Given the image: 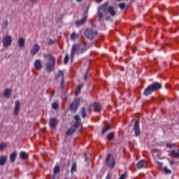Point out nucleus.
I'll return each instance as SVG.
<instances>
[{
	"label": "nucleus",
	"instance_id": "bb28decb",
	"mask_svg": "<svg viewBox=\"0 0 179 179\" xmlns=\"http://www.w3.org/2000/svg\"><path fill=\"white\" fill-rule=\"evenodd\" d=\"M171 154L172 155V157H173L175 159H178L179 152H176V150H171Z\"/></svg>",
	"mask_w": 179,
	"mask_h": 179
},
{
	"label": "nucleus",
	"instance_id": "0eeeda50",
	"mask_svg": "<svg viewBox=\"0 0 179 179\" xmlns=\"http://www.w3.org/2000/svg\"><path fill=\"white\" fill-rule=\"evenodd\" d=\"M79 106H80V99H77L70 105V111H71L72 113L78 111Z\"/></svg>",
	"mask_w": 179,
	"mask_h": 179
},
{
	"label": "nucleus",
	"instance_id": "72a5a7b5",
	"mask_svg": "<svg viewBox=\"0 0 179 179\" xmlns=\"http://www.w3.org/2000/svg\"><path fill=\"white\" fill-rule=\"evenodd\" d=\"M8 24H9V23L8 22V21H3V24H2V29H3V30L8 29Z\"/></svg>",
	"mask_w": 179,
	"mask_h": 179
},
{
	"label": "nucleus",
	"instance_id": "79ce46f5",
	"mask_svg": "<svg viewBox=\"0 0 179 179\" xmlns=\"http://www.w3.org/2000/svg\"><path fill=\"white\" fill-rule=\"evenodd\" d=\"M119 8H120L121 9H125V3H120Z\"/></svg>",
	"mask_w": 179,
	"mask_h": 179
},
{
	"label": "nucleus",
	"instance_id": "f704fd0d",
	"mask_svg": "<svg viewBox=\"0 0 179 179\" xmlns=\"http://www.w3.org/2000/svg\"><path fill=\"white\" fill-rule=\"evenodd\" d=\"M65 65H66L68 64V62H69V55H66L64 57V61Z\"/></svg>",
	"mask_w": 179,
	"mask_h": 179
},
{
	"label": "nucleus",
	"instance_id": "a19ab883",
	"mask_svg": "<svg viewBox=\"0 0 179 179\" xmlns=\"http://www.w3.org/2000/svg\"><path fill=\"white\" fill-rule=\"evenodd\" d=\"M164 171L165 174H170V173H171V171H170L169 169H167L166 167H165L164 169Z\"/></svg>",
	"mask_w": 179,
	"mask_h": 179
},
{
	"label": "nucleus",
	"instance_id": "7ed1b4c3",
	"mask_svg": "<svg viewBox=\"0 0 179 179\" xmlns=\"http://www.w3.org/2000/svg\"><path fill=\"white\" fill-rule=\"evenodd\" d=\"M45 58L48 59V64H45L47 72H52L54 67L55 66V57L48 54Z\"/></svg>",
	"mask_w": 179,
	"mask_h": 179
},
{
	"label": "nucleus",
	"instance_id": "c03bdc74",
	"mask_svg": "<svg viewBox=\"0 0 179 179\" xmlns=\"http://www.w3.org/2000/svg\"><path fill=\"white\" fill-rule=\"evenodd\" d=\"M74 118L76 121H80V117H79V115H76Z\"/></svg>",
	"mask_w": 179,
	"mask_h": 179
},
{
	"label": "nucleus",
	"instance_id": "2f4dec72",
	"mask_svg": "<svg viewBox=\"0 0 179 179\" xmlns=\"http://www.w3.org/2000/svg\"><path fill=\"white\" fill-rule=\"evenodd\" d=\"M78 34H76V32H73L71 35V39L73 41L76 40V38H78Z\"/></svg>",
	"mask_w": 179,
	"mask_h": 179
},
{
	"label": "nucleus",
	"instance_id": "37998d69",
	"mask_svg": "<svg viewBox=\"0 0 179 179\" xmlns=\"http://www.w3.org/2000/svg\"><path fill=\"white\" fill-rule=\"evenodd\" d=\"M48 44L49 45H52V44H55V41L52 40V39H50L49 41H48Z\"/></svg>",
	"mask_w": 179,
	"mask_h": 179
},
{
	"label": "nucleus",
	"instance_id": "6e6d98bb",
	"mask_svg": "<svg viewBox=\"0 0 179 179\" xmlns=\"http://www.w3.org/2000/svg\"><path fill=\"white\" fill-rule=\"evenodd\" d=\"M106 179H110V176H108Z\"/></svg>",
	"mask_w": 179,
	"mask_h": 179
},
{
	"label": "nucleus",
	"instance_id": "6e6552de",
	"mask_svg": "<svg viewBox=\"0 0 179 179\" xmlns=\"http://www.w3.org/2000/svg\"><path fill=\"white\" fill-rule=\"evenodd\" d=\"M93 109L96 113H100L101 111V106L97 103L91 104L87 110L88 113L93 111Z\"/></svg>",
	"mask_w": 179,
	"mask_h": 179
},
{
	"label": "nucleus",
	"instance_id": "49530a36",
	"mask_svg": "<svg viewBox=\"0 0 179 179\" xmlns=\"http://www.w3.org/2000/svg\"><path fill=\"white\" fill-rule=\"evenodd\" d=\"M54 94H55V91H52L50 94V97H54Z\"/></svg>",
	"mask_w": 179,
	"mask_h": 179
},
{
	"label": "nucleus",
	"instance_id": "cd10ccee",
	"mask_svg": "<svg viewBox=\"0 0 179 179\" xmlns=\"http://www.w3.org/2000/svg\"><path fill=\"white\" fill-rule=\"evenodd\" d=\"M82 87H83V84H80L76 90V96H78L79 94V93H80V90H82Z\"/></svg>",
	"mask_w": 179,
	"mask_h": 179
},
{
	"label": "nucleus",
	"instance_id": "4d7b16f0",
	"mask_svg": "<svg viewBox=\"0 0 179 179\" xmlns=\"http://www.w3.org/2000/svg\"><path fill=\"white\" fill-rule=\"evenodd\" d=\"M117 1H121V0H117Z\"/></svg>",
	"mask_w": 179,
	"mask_h": 179
},
{
	"label": "nucleus",
	"instance_id": "3c124183",
	"mask_svg": "<svg viewBox=\"0 0 179 179\" xmlns=\"http://www.w3.org/2000/svg\"><path fill=\"white\" fill-rule=\"evenodd\" d=\"M101 1H103V0H96V2H98L99 3H100V2H101Z\"/></svg>",
	"mask_w": 179,
	"mask_h": 179
},
{
	"label": "nucleus",
	"instance_id": "c9c22d12",
	"mask_svg": "<svg viewBox=\"0 0 179 179\" xmlns=\"http://www.w3.org/2000/svg\"><path fill=\"white\" fill-rule=\"evenodd\" d=\"M76 169H77L76 163H73L72 164L71 169V173H73V171H76Z\"/></svg>",
	"mask_w": 179,
	"mask_h": 179
},
{
	"label": "nucleus",
	"instance_id": "aec40b11",
	"mask_svg": "<svg viewBox=\"0 0 179 179\" xmlns=\"http://www.w3.org/2000/svg\"><path fill=\"white\" fill-rule=\"evenodd\" d=\"M75 131H76V129L71 126V128L69 129L66 132V136H69V135H72L75 132Z\"/></svg>",
	"mask_w": 179,
	"mask_h": 179
},
{
	"label": "nucleus",
	"instance_id": "603ef678",
	"mask_svg": "<svg viewBox=\"0 0 179 179\" xmlns=\"http://www.w3.org/2000/svg\"><path fill=\"white\" fill-rule=\"evenodd\" d=\"M31 2H37V0H31Z\"/></svg>",
	"mask_w": 179,
	"mask_h": 179
},
{
	"label": "nucleus",
	"instance_id": "6ab92c4d",
	"mask_svg": "<svg viewBox=\"0 0 179 179\" xmlns=\"http://www.w3.org/2000/svg\"><path fill=\"white\" fill-rule=\"evenodd\" d=\"M16 152H13L10 155V163H15L16 162Z\"/></svg>",
	"mask_w": 179,
	"mask_h": 179
},
{
	"label": "nucleus",
	"instance_id": "f257e3e1",
	"mask_svg": "<svg viewBox=\"0 0 179 179\" xmlns=\"http://www.w3.org/2000/svg\"><path fill=\"white\" fill-rule=\"evenodd\" d=\"M86 51H87V43L86 42L73 45L71 52V60L73 59L75 54L79 55L80 54H84Z\"/></svg>",
	"mask_w": 179,
	"mask_h": 179
},
{
	"label": "nucleus",
	"instance_id": "864d4df0",
	"mask_svg": "<svg viewBox=\"0 0 179 179\" xmlns=\"http://www.w3.org/2000/svg\"><path fill=\"white\" fill-rule=\"evenodd\" d=\"M152 152H157V149L152 150Z\"/></svg>",
	"mask_w": 179,
	"mask_h": 179
},
{
	"label": "nucleus",
	"instance_id": "c756f323",
	"mask_svg": "<svg viewBox=\"0 0 179 179\" xmlns=\"http://www.w3.org/2000/svg\"><path fill=\"white\" fill-rule=\"evenodd\" d=\"M52 107L53 110H58V108H59V104H58L57 102H54L52 104Z\"/></svg>",
	"mask_w": 179,
	"mask_h": 179
},
{
	"label": "nucleus",
	"instance_id": "393cba45",
	"mask_svg": "<svg viewBox=\"0 0 179 179\" xmlns=\"http://www.w3.org/2000/svg\"><path fill=\"white\" fill-rule=\"evenodd\" d=\"M80 113H81V117H83V118H86L87 117V115H86V108L82 107Z\"/></svg>",
	"mask_w": 179,
	"mask_h": 179
},
{
	"label": "nucleus",
	"instance_id": "9b49d317",
	"mask_svg": "<svg viewBox=\"0 0 179 179\" xmlns=\"http://www.w3.org/2000/svg\"><path fill=\"white\" fill-rule=\"evenodd\" d=\"M39 51L40 45L38 43H35L30 50V54L31 55L34 57V55H36V54H37V52H38Z\"/></svg>",
	"mask_w": 179,
	"mask_h": 179
},
{
	"label": "nucleus",
	"instance_id": "2eb2a0df",
	"mask_svg": "<svg viewBox=\"0 0 179 179\" xmlns=\"http://www.w3.org/2000/svg\"><path fill=\"white\" fill-rule=\"evenodd\" d=\"M20 110V101H15V105L14 108V114L17 115L19 114V111Z\"/></svg>",
	"mask_w": 179,
	"mask_h": 179
},
{
	"label": "nucleus",
	"instance_id": "5fc2aeb1",
	"mask_svg": "<svg viewBox=\"0 0 179 179\" xmlns=\"http://www.w3.org/2000/svg\"><path fill=\"white\" fill-rule=\"evenodd\" d=\"M77 2H82L83 0H76Z\"/></svg>",
	"mask_w": 179,
	"mask_h": 179
},
{
	"label": "nucleus",
	"instance_id": "f03ea898",
	"mask_svg": "<svg viewBox=\"0 0 179 179\" xmlns=\"http://www.w3.org/2000/svg\"><path fill=\"white\" fill-rule=\"evenodd\" d=\"M163 87V85L162 83L154 82L152 84L149 85L143 92L144 96H150L153 92H157V90H160Z\"/></svg>",
	"mask_w": 179,
	"mask_h": 179
},
{
	"label": "nucleus",
	"instance_id": "dca6fc26",
	"mask_svg": "<svg viewBox=\"0 0 179 179\" xmlns=\"http://www.w3.org/2000/svg\"><path fill=\"white\" fill-rule=\"evenodd\" d=\"M61 78V80H64L65 79V76L64 74V71L59 70L58 71L57 76L55 77V80H58V79Z\"/></svg>",
	"mask_w": 179,
	"mask_h": 179
},
{
	"label": "nucleus",
	"instance_id": "ea45409f",
	"mask_svg": "<svg viewBox=\"0 0 179 179\" xmlns=\"http://www.w3.org/2000/svg\"><path fill=\"white\" fill-rule=\"evenodd\" d=\"M128 177V174L127 173H124L123 174H122L120 176V177L119 178V179H125Z\"/></svg>",
	"mask_w": 179,
	"mask_h": 179
},
{
	"label": "nucleus",
	"instance_id": "f8f14e48",
	"mask_svg": "<svg viewBox=\"0 0 179 179\" xmlns=\"http://www.w3.org/2000/svg\"><path fill=\"white\" fill-rule=\"evenodd\" d=\"M49 125L52 129H55V127L58 125V120L55 117L50 118Z\"/></svg>",
	"mask_w": 179,
	"mask_h": 179
},
{
	"label": "nucleus",
	"instance_id": "1a4fd4ad",
	"mask_svg": "<svg viewBox=\"0 0 179 179\" xmlns=\"http://www.w3.org/2000/svg\"><path fill=\"white\" fill-rule=\"evenodd\" d=\"M12 44V36L6 35L3 38V47H9Z\"/></svg>",
	"mask_w": 179,
	"mask_h": 179
},
{
	"label": "nucleus",
	"instance_id": "a18cd8bd",
	"mask_svg": "<svg viewBox=\"0 0 179 179\" xmlns=\"http://www.w3.org/2000/svg\"><path fill=\"white\" fill-rule=\"evenodd\" d=\"M84 80H87V71H86V73L84 75Z\"/></svg>",
	"mask_w": 179,
	"mask_h": 179
},
{
	"label": "nucleus",
	"instance_id": "a878e982",
	"mask_svg": "<svg viewBox=\"0 0 179 179\" xmlns=\"http://www.w3.org/2000/svg\"><path fill=\"white\" fill-rule=\"evenodd\" d=\"M144 165H145V160L142 159L137 163L136 164L137 169H142Z\"/></svg>",
	"mask_w": 179,
	"mask_h": 179
},
{
	"label": "nucleus",
	"instance_id": "de8ad7c7",
	"mask_svg": "<svg viewBox=\"0 0 179 179\" xmlns=\"http://www.w3.org/2000/svg\"><path fill=\"white\" fill-rule=\"evenodd\" d=\"M84 157H85V160H87V155L86 152L84 153Z\"/></svg>",
	"mask_w": 179,
	"mask_h": 179
},
{
	"label": "nucleus",
	"instance_id": "5701e85b",
	"mask_svg": "<svg viewBox=\"0 0 179 179\" xmlns=\"http://www.w3.org/2000/svg\"><path fill=\"white\" fill-rule=\"evenodd\" d=\"M60 171L59 167L58 166H56L54 169V175H53V178L55 179V177H57V174H58Z\"/></svg>",
	"mask_w": 179,
	"mask_h": 179
},
{
	"label": "nucleus",
	"instance_id": "b1692460",
	"mask_svg": "<svg viewBox=\"0 0 179 179\" xmlns=\"http://www.w3.org/2000/svg\"><path fill=\"white\" fill-rule=\"evenodd\" d=\"M20 157H21L22 160H26V159H27V153H26L24 151H22L20 153Z\"/></svg>",
	"mask_w": 179,
	"mask_h": 179
},
{
	"label": "nucleus",
	"instance_id": "4468645a",
	"mask_svg": "<svg viewBox=\"0 0 179 179\" xmlns=\"http://www.w3.org/2000/svg\"><path fill=\"white\" fill-rule=\"evenodd\" d=\"M34 66L35 69H37V71H40L43 69V64L41 63V60L36 59L34 62Z\"/></svg>",
	"mask_w": 179,
	"mask_h": 179
},
{
	"label": "nucleus",
	"instance_id": "09e8293b",
	"mask_svg": "<svg viewBox=\"0 0 179 179\" xmlns=\"http://www.w3.org/2000/svg\"><path fill=\"white\" fill-rule=\"evenodd\" d=\"M157 164H159V166H163V163L162 162H157Z\"/></svg>",
	"mask_w": 179,
	"mask_h": 179
},
{
	"label": "nucleus",
	"instance_id": "e433bc0d",
	"mask_svg": "<svg viewBox=\"0 0 179 179\" xmlns=\"http://www.w3.org/2000/svg\"><path fill=\"white\" fill-rule=\"evenodd\" d=\"M107 138L108 139V141H113V139H114V134H108L107 135Z\"/></svg>",
	"mask_w": 179,
	"mask_h": 179
},
{
	"label": "nucleus",
	"instance_id": "423d86ee",
	"mask_svg": "<svg viewBox=\"0 0 179 179\" xmlns=\"http://www.w3.org/2000/svg\"><path fill=\"white\" fill-rule=\"evenodd\" d=\"M106 164L110 169H113L115 166V159L111 156V154H108L106 159Z\"/></svg>",
	"mask_w": 179,
	"mask_h": 179
},
{
	"label": "nucleus",
	"instance_id": "c85d7f7f",
	"mask_svg": "<svg viewBox=\"0 0 179 179\" xmlns=\"http://www.w3.org/2000/svg\"><path fill=\"white\" fill-rule=\"evenodd\" d=\"M112 127L111 126H107L105 127L101 131V134L103 135V134H106V132H107V131H108L109 129H111Z\"/></svg>",
	"mask_w": 179,
	"mask_h": 179
},
{
	"label": "nucleus",
	"instance_id": "473e14b6",
	"mask_svg": "<svg viewBox=\"0 0 179 179\" xmlns=\"http://www.w3.org/2000/svg\"><path fill=\"white\" fill-rule=\"evenodd\" d=\"M166 148L169 149H173L176 146V143H168L166 144Z\"/></svg>",
	"mask_w": 179,
	"mask_h": 179
},
{
	"label": "nucleus",
	"instance_id": "ddd939ff",
	"mask_svg": "<svg viewBox=\"0 0 179 179\" xmlns=\"http://www.w3.org/2000/svg\"><path fill=\"white\" fill-rule=\"evenodd\" d=\"M86 20H87V16L85 15L81 20H76L75 22V24L77 27L82 26V24H85L86 23Z\"/></svg>",
	"mask_w": 179,
	"mask_h": 179
},
{
	"label": "nucleus",
	"instance_id": "a211bd4d",
	"mask_svg": "<svg viewBox=\"0 0 179 179\" xmlns=\"http://www.w3.org/2000/svg\"><path fill=\"white\" fill-rule=\"evenodd\" d=\"M8 162V158L6 156L1 155L0 157V166H5Z\"/></svg>",
	"mask_w": 179,
	"mask_h": 179
},
{
	"label": "nucleus",
	"instance_id": "7c9ffc66",
	"mask_svg": "<svg viewBox=\"0 0 179 179\" xmlns=\"http://www.w3.org/2000/svg\"><path fill=\"white\" fill-rule=\"evenodd\" d=\"M80 126V121H76L74 124L72 125V127H74L76 129H78Z\"/></svg>",
	"mask_w": 179,
	"mask_h": 179
},
{
	"label": "nucleus",
	"instance_id": "4c0bfd02",
	"mask_svg": "<svg viewBox=\"0 0 179 179\" xmlns=\"http://www.w3.org/2000/svg\"><path fill=\"white\" fill-rule=\"evenodd\" d=\"M6 146H7L6 143L0 144V152L1 150H3L4 149H6Z\"/></svg>",
	"mask_w": 179,
	"mask_h": 179
},
{
	"label": "nucleus",
	"instance_id": "f3484780",
	"mask_svg": "<svg viewBox=\"0 0 179 179\" xmlns=\"http://www.w3.org/2000/svg\"><path fill=\"white\" fill-rule=\"evenodd\" d=\"M108 13L112 16H115V15H117V12H115V10H114V6H113L108 7Z\"/></svg>",
	"mask_w": 179,
	"mask_h": 179
},
{
	"label": "nucleus",
	"instance_id": "412c9836",
	"mask_svg": "<svg viewBox=\"0 0 179 179\" xmlns=\"http://www.w3.org/2000/svg\"><path fill=\"white\" fill-rule=\"evenodd\" d=\"M12 93V90L11 89H6L4 90V97H10V94Z\"/></svg>",
	"mask_w": 179,
	"mask_h": 179
},
{
	"label": "nucleus",
	"instance_id": "4be33fe9",
	"mask_svg": "<svg viewBox=\"0 0 179 179\" xmlns=\"http://www.w3.org/2000/svg\"><path fill=\"white\" fill-rule=\"evenodd\" d=\"M25 41L24 38H20L18 41V45L20 48H22V47H24Z\"/></svg>",
	"mask_w": 179,
	"mask_h": 179
},
{
	"label": "nucleus",
	"instance_id": "8fccbe9b",
	"mask_svg": "<svg viewBox=\"0 0 179 179\" xmlns=\"http://www.w3.org/2000/svg\"><path fill=\"white\" fill-rule=\"evenodd\" d=\"M170 164H172V165L174 164V161H171Z\"/></svg>",
	"mask_w": 179,
	"mask_h": 179
},
{
	"label": "nucleus",
	"instance_id": "20e7f679",
	"mask_svg": "<svg viewBox=\"0 0 179 179\" xmlns=\"http://www.w3.org/2000/svg\"><path fill=\"white\" fill-rule=\"evenodd\" d=\"M108 1L105 2L102 6H101L98 9V17L99 22L103 20V12H108Z\"/></svg>",
	"mask_w": 179,
	"mask_h": 179
},
{
	"label": "nucleus",
	"instance_id": "9d476101",
	"mask_svg": "<svg viewBox=\"0 0 179 179\" xmlns=\"http://www.w3.org/2000/svg\"><path fill=\"white\" fill-rule=\"evenodd\" d=\"M134 131L135 136H141V127H139V120H136L134 125Z\"/></svg>",
	"mask_w": 179,
	"mask_h": 179
},
{
	"label": "nucleus",
	"instance_id": "39448f33",
	"mask_svg": "<svg viewBox=\"0 0 179 179\" xmlns=\"http://www.w3.org/2000/svg\"><path fill=\"white\" fill-rule=\"evenodd\" d=\"M85 36L88 40H93L97 36V31H93L92 29H87L84 32Z\"/></svg>",
	"mask_w": 179,
	"mask_h": 179
},
{
	"label": "nucleus",
	"instance_id": "58836bf2",
	"mask_svg": "<svg viewBox=\"0 0 179 179\" xmlns=\"http://www.w3.org/2000/svg\"><path fill=\"white\" fill-rule=\"evenodd\" d=\"M61 83H60V87L62 89V90H64V87H65V81L64 80H61Z\"/></svg>",
	"mask_w": 179,
	"mask_h": 179
}]
</instances>
